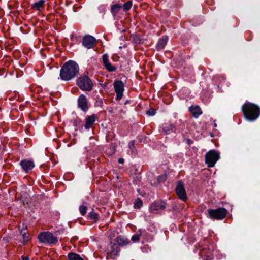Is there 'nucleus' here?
I'll return each instance as SVG.
<instances>
[{
  "label": "nucleus",
  "instance_id": "11",
  "mask_svg": "<svg viewBox=\"0 0 260 260\" xmlns=\"http://www.w3.org/2000/svg\"><path fill=\"white\" fill-rule=\"evenodd\" d=\"M96 43V39L90 35L85 36L83 38L82 44L87 49L93 48Z\"/></svg>",
  "mask_w": 260,
  "mask_h": 260
},
{
  "label": "nucleus",
  "instance_id": "20",
  "mask_svg": "<svg viewBox=\"0 0 260 260\" xmlns=\"http://www.w3.org/2000/svg\"><path fill=\"white\" fill-rule=\"evenodd\" d=\"M45 0H39L31 5V8L38 11H40L45 7Z\"/></svg>",
  "mask_w": 260,
  "mask_h": 260
},
{
  "label": "nucleus",
  "instance_id": "3",
  "mask_svg": "<svg viewBox=\"0 0 260 260\" xmlns=\"http://www.w3.org/2000/svg\"><path fill=\"white\" fill-rule=\"evenodd\" d=\"M242 112L246 120L253 122L260 116V107L254 103L246 102L242 106Z\"/></svg>",
  "mask_w": 260,
  "mask_h": 260
},
{
  "label": "nucleus",
  "instance_id": "15",
  "mask_svg": "<svg viewBox=\"0 0 260 260\" xmlns=\"http://www.w3.org/2000/svg\"><path fill=\"white\" fill-rule=\"evenodd\" d=\"M119 251L120 249L118 245L116 243H113L110 250L107 254V258L114 259L118 255Z\"/></svg>",
  "mask_w": 260,
  "mask_h": 260
},
{
  "label": "nucleus",
  "instance_id": "4",
  "mask_svg": "<svg viewBox=\"0 0 260 260\" xmlns=\"http://www.w3.org/2000/svg\"><path fill=\"white\" fill-rule=\"evenodd\" d=\"M76 85L83 91H90L93 88V83L92 80L86 75H83L78 77L76 80Z\"/></svg>",
  "mask_w": 260,
  "mask_h": 260
},
{
  "label": "nucleus",
  "instance_id": "12",
  "mask_svg": "<svg viewBox=\"0 0 260 260\" xmlns=\"http://www.w3.org/2000/svg\"><path fill=\"white\" fill-rule=\"evenodd\" d=\"M19 164L25 173L29 172L35 167L34 162L31 160L23 159Z\"/></svg>",
  "mask_w": 260,
  "mask_h": 260
},
{
  "label": "nucleus",
  "instance_id": "35",
  "mask_svg": "<svg viewBox=\"0 0 260 260\" xmlns=\"http://www.w3.org/2000/svg\"><path fill=\"white\" fill-rule=\"evenodd\" d=\"M118 162L119 164H123L124 162V159L122 158H119L118 160Z\"/></svg>",
  "mask_w": 260,
  "mask_h": 260
},
{
  "label": "nucleus",
  "instance_id": "19",
  "mask_svg": "<svg viewBox=\"0 0 260 260\" xmlns=\"http://www.w3.org/2000/svg\"><path fill=\"white\" fill-rule=\"evenodd\" d=\"M189 111L192 114L194 118H198L202 114V111L200 106L196 105L191 106L189 108Z\"/></svg>",
  "mask_w": 260,
  "mask_h": 260
},
{
  "label": "nucleus",
  "instance_id": "33",
  "mask_svg": "<svg viewBox=\"0 0 260 260\" xmlns=\"http://www.w3.org/2000/svg\"><path fill=\"white\" fill-rule=\"evenodd\" d=\"M115 137V134L112 132H109L107 135V139L112 140Z\"/></svg>",
  "mask_w": 260,
  "mask_h": 260
},
{
  "label": "nucleus",
  "instance_id": "8",
  "mask_svg": "<svg viewBox=\"0 0 260 260\" xmlns=\"http://www.w3.org/2000/svg\"><path fill=\"white\" fill-rule=\"evenodd\" d=\"M166 202L162 200L156 201L152 203L150 207V211L154 214H157L160 211L164 210L167 207Z\"/></svg>",
  "mask_w": 260,
  "mask_h": 260
},
{
  "label": "nucleus",
  "instance_id": "13",
  "mask_svg": "<svg viewBox=\"0 0 260 260\" xmlns=\"http://www.w3.org/2000/svg\"><path fill=\"white\" fill-rule=\"evenodd\" d=\"M78 106L84 112L88 110V101L84 94H82L79 96L78 99Z\"/></svg>",
  "mask_w": 260,
  "mask_h": 260
},
{
  "label": "nucleus",
  "instance_id": "26",
  "mask_svg": "<svg viewBox=\"0 0 260 260\" xmlns=\"http://www.w3.org/2000/svg\"><path fill=\"white\" fill-rule=\"evenodd\" d=\"M132 4L133 3L132 1H128L125 3L123 6V11L126 12L129 10L132 7Z\"/></svg>",
  "mask_w": 260,
  "mask_h": 260
},
{
  "label": "nucleus",
  "instance_id": "23",
  "mask_svg": "<svg viewBox=\"0 0 260 260\" xmlns=\"http://www.w3.org/2000/svg\"><path fill=\"white\" fill-rule=\"evenodd\" d=\"M69 260H83V259L78 254L70 252L68 254Z\"/></svg>",
  "mask_w": 260,
  "mask_h": 260
},
{
  "label": "nucleus",
  "instance_id": "18",
  "mask_svg": "<svg viewBox=\"0 0 260 260\" xmlns=\"http://www.w3.org/2000/svg\"><path fill=\"white\" fill-rule=\"evenodd\" d=\"M168 41V37L167 36H163L159 38L156 45V49L159 51L165 48Z\"/></svg>",
  "mask_w": 260,
  "mask_h": 260
},
{
  "label": "nucleus",
  "instance_id": "29",
  "mask_svg": "<svg viewBox=\"0 0 260 260\" xmlns=\"http://www.w3.org/2000/svg\"><path fill=\"white\" fill-rule=\"evenodd\" d=\"M87 207L86 205H82L79 207V211L82 216H84L87 212Z\"/></svg>",
  "mask_w": 260,
  "mask_h": 260
},
{
  "label": "nucleus",
  "instance_id": "9",
  "mask_svg": "<svg viewBox=\"0 0 260 260\" xmlns=\"http://www.w3.org/2000/svg\"><path fill=\"white\" fill-rule=\"evenodd\" d=\"M114 91L116 93V100L120 101L124 92V84L121 80H116L113 83Z\"/></svg>",
  "mask_w": 260,
  "mask_h": 260
},
{
  "label": "nucleus",
  "instance_id": "22",
  "mask_svg": "<svg viewBox=\"0 0 260 260\" xmlns=\"http://www.w3.org/2000/svg\"><path fill=\"white\" fill-rule=\"evenodd\" d=\"M116 239V244L118 245L119 247L126 245L129 243V241L127 239H126L120 236H118Z\"/></svg>",
  "mask_w": 260,
  "mask_h": 260
},
{
  "label": "nucleus",
  "instance_id": "37",
  "mask_svg": "<svg viewBox=\"0 0 260 260\" xmlns=\"http://www.w3.org/2000/svg\"><path fill=\"white\" fill-rule=\"evenodd\" d=\"M214 126H215V127H216V126H217V124H216V123H215V121H214Z\"/></svg>",
  "mask_w": 260,
  "mask_h": 260
},
{
  "label": "nucleus",
  "instance_id": "34",
  "mask_svg": "<svg viewBox=\"0 0 260 260\" xmlns=\"http://www.w3.org/2000/svg\"><path fill=\"white\" fill-rule=\"evenodd\" d=\"M222 79L223 80H224V78L223 76H216L213 77V81H216L217 80H219V79Z\"/></svg>",
  "mask_w": 260,
  "mask_h": 260
},
{
  "label": "nucleus",
  "instance_id": "24",
  "mask_svg": "<svg viewBox=\"0 0 260 260\" xmlns=\"http://www.w3.org/2000/svg\"><path fill=\"white\" fill-rule=\"evenodd\" d=\"M142 235V231L141 230L137 231V233L132 236L131 240L133 242H138L140 240V237Z\"/></svg>",
  "mask_w": 260,
  "mask_h": 260
},
{
  "label": "nucleus",
  "instance_id": "31",
  "mask_svg": "<svg viewBox=\"0 0 260 260\" xmlns=\"http://www.w3.org/2000/svg\"><path fill=\"white\" fill-rule=\"evenodd\" d=\"M146 113L149 116H154L156 114V110L153 108H150Z\"/></svg>",
  "mask_w": 260,
  "mask_h": 260
},
{
  "label": "nucleus",
  "instance_id": "36",
  "mask_svg": "<svg viewBox=\"0 0 260 260\" xmlns=\"http://www.w3.org/2000/svg\"><path fill=\"white\" fill-rule=\"evenodd\" d=\"M21 260H29V258L27 256H22L21 257Z\"/></svg>",
  "mask_w": 260,
  "mask_h": 260
},
{
  "label": "nucleus",
  "instance_id": "14",
  "mask_svg": "<svg viewBox=\"0 0 260 260\" xmlns=\"http://www.w3.org/2000/svg\"><path fill=\"white\" fill-rule=\"evenodd\" d=\"M102 62L104 66L109 72H114L116 70V68L112 65L109 62V56L107 54H105L102 56Z\"/></svg>",
  "mask_w": 260,
  "mask_h": 260
},
{
  "label": "nucleus",
  "instance_id": "17",
  "mask_svg": "<svg viewBox=\"0 0 260 260\" xmlns=\"http://www.w3.org/2000/svg\"><path fill=\"white\" fill-rule=\"evenodd\" d=\"M175 131V127L170 123H164L161 126L160 131L162 135H168Z\"/></svg>",
  "mask_w": 260,
  "mask_h": 260
},
{
  "label": "nucleus",
  "instance_id": "27",
  "mask_svg": "<svg viewBox=\"0 0 260 260\" xmlns=\"http://www.w3.org/2000/svg\"><path fill=\"white\" fill-rule=\"evenodd\" d=\"M143 205L142 201L139 198H137L134 202V207L135 208L139 209Z\"/></svg>",
  "mask_w": 260,
  "mask_h": 260
},
{
  "label": "nucleus",
  "instance_id": "6",
  "mask_svg": "<svg viewBox=\"0 0 260 260\" xmlns=\"http://www.w3.org/2000/svg\"><path fill=\"white\" fill-rule=\"evenodd\" d=\"M38 238L41 243L56 244L58 242L57 238L49 232L40 233L38 235Z\"/></svg>",
  "mask_w": 260,
  "mask_h": 260
},
{
  "label": "nucleus",
  "instance_id": "16",
  "mask_svg": "<svg viewBox=\"0 0 260 260\" xmlns=\"http://www.w3.org/2000/svg\"><path fill=\"white\" fill-rule=\"evenodd\" d=\"M97 119L98 116L96 114H93L91 115L88 116L85 119V124L84 125L85 128L86 129L91 128Z\"/></svg>",
  "mask_w": 260,
  "mask_h": 260
},
{
  "label": "nucleus",
  "instance_id": "2",
  "mask_svg": "<svg viewBox=\"0 0 260 260\" xmlns=\"http://www.w3.org/2000/svg\"><path fill=\"white\" fill-rule=\"evenodd\" d=\"M199 254L203 260H212L214 258L215 246L210 239L204 238L198 244Z\"/></svg>",
  "mask_w": 260,
  "mask_h": 260
},
{
  "label": "nucleus",
  "instance_id": "28",
  "mask_svg": "<svg viewBox=\"0 0 260 260\" xmlns=\"http://www.w3.org/2000/svg\"><path fill=\"white\" fill-rule=\"evenodd\" d=\"M167 175L165 174H161L158 176L157 178L158 183H163L165 182L166 180H167Z\"/></svg>",
  "mask_w": 260,
  "mask_h": 260
},
{
  "label": "nucleus",
  "instance_id": "5",
  "mask_svg": "<svg viewBox=\"0 0 260 260\" xmlns=\"http://www.w3.org/2000/svg\"><path fill=\"white\" fill-rule=\"evenodd\" d=\"M208 213L210 218L213 219L221 220L224 219L227 214L228 210L224 208H218L216 209H209Z\"/></svg>",
  "mask_w": 260,
  "mask_h": 260
},
{
  "label": "nucleus",
  "instance_id": "32",
  "mask_svg": "<svg viewBox=\"0 0 260 260\" xmlns=\"http://www.w3.org/2000/svg\"><path fill=\"white\" fill-rule=\"evenodd\" d=\"M135 140H132L129 142V143L128 144V147H129V149L132 150V151H133L135 149Z\"/></svg>",
  "mask_w": 260,
  "mask_h": 260
},
{
  "label": "nucleus",
  "instance_id": "25",
  "mask_svg": "<svg viewBox=\"0 0 260 260\" xmlns=\"http://www.w3.org/2000/svg\"><path fill=\"white\" fill-rule=\"evenodd\" d=\"M88 218L93 220L94 222H96L99 220V214L94 212L93 210L92 211L88 214Z\"/></svg>",
  "mask_w": 260,
  "mask_h": 260
},
{
  "label": "nucleus",
  "instance_id": "30",
  "mask_svg": "<svg viewBox=\"0 0 260 260\" xmlns=\"http://www.w3.org/2000/svg\"><path fill=\"white\" fill-rule=\"evenodd\" d=\"M20 233L22 235L23 237L22 243L24 245H25L29 240V236L25 233H23V231L22 230H21Z\"/></svg>",
  "mask_w": 260,
  "mask_h": 260
},
{
  "label": "nucleus",
  "instance_id": "1",
  "mask_svg": "<svg viewBox=\"0 0 260 260\" xmlns=\"http://www.w3.org/2000/svg\"><path fill=\"white\" fill-rule=\"evenodd\" d=\"M79 72V65L75 61L69 60L61 68L59 76L62 80L68 81L76 77Z\"/></svg>",
  "mask_w": 260,
  "mask_h": 260
},
{
  "label": "nucleus",
  "instance_id": "7",
  "mask_svg": "<svg viewBox=\"0 0 260 260\" xmlns=\"http://www.w3.org/2000/svg\"><path fill=\"white\" fill-rule=\"evenodd\" d=\"M219 153L215 150L209 151L205 156V163L208 167H213L219 159Z\"/></svg>",
  "mask_w": 260,
  "mask_h": 260
},
{
  "label": "nucleus",
  "instance_id": "10",
  "mask_svg": "<svg viewBox=\"0 0 260 260\" xmlns=\"http://www.w3.org/2000/svg\"><path fill=\"white\" fill-rule=\"evenodd\" d=\"M175 192L180 200L183 201H186L187 197L184 183L182 181L178 182L175 188Z\"/></svg>",
  "mask_w": 260,
  "mask_h": 260
},
{
  "label": "nucleus",
  "instance_id": "21",
  "mask_svg": "<svg viewBox=\"0 0 260 260\" xmlns=\"http://www.w3.org/2000/svg\"><path fill=\"white\" fill-rule=\"evenodd\" d=\"M122 6L119 4L113 5L111 7V12L113 16H115L119 13Z\"/></svg>",
  "mask_w": 260,
  "mask_h": 260
}]
</instances>
